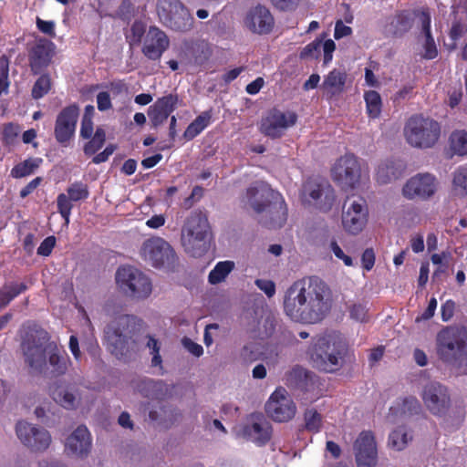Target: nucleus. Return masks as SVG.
<instances>
[{
  "label": "nucleus",
  "mask_w": 467,
  "mask_h": 467,
  "mask_svg": "<svg viewBox=\"0 0 467 467\" xmlns=\"http://www.w3.org/2000/svg\"><path fill=\"white\" fill-rule=\"evenodd\" d=\"M330 289L318 276H306L295 281L285 292L283 307L296 322L316 324L329 311Z\"/></svg>",
  "instance_id": "f257e3e1"
},
{
  "label": "nucleus",
  "mask_w": 467,
  "mask_h": 467,
  "mask_svg": "<svg viewBox=\"0 0 467 467\" xmlns=\"http://www.w3.org/2000/svg\"><path fill=\"white\" fill-rule=\"evenodd\" d=\"M23 328L21 348L28 367L37 373H44L48 362L52 376L64 375L70 364L66 351L50 342L49 334L36 324L27 323Z\"/></svg>",
  "instance_id": "f03ea898"
},
{
  "label": "nucleus",
  "mask_w": 467,
  "mask_h": 467,
  "mask_svg": "<svg viewBox=\"0 0 467 467\" xmlns=\"http://www.w3.org/2000/svg\"><path fill=\"white\" fill-rule=\"evenodd\" d=\"M143 321L132 315H121L105 328V337L110 352L117 358H124L135 352Z\"/></svg>",
  "instance_id": "7ed1b4c3"
},
{
  "label": "nucleus",
  "mask_w": 467,
  "mask_h": 467,
  "mask_svg": "<svg viewBox=\"0 0 467 467\" xmlns=\"http://www.w3.org/2000/svg\"><path fill=\"white\" fill-rule=\"evenodd\" d=\"M436 353L445 364L455 366L459 373L467 374V329L446 327L436 337Z\"/></svg>",
  "instance_id": "20e7f679"
},
{
  "label": "nucleus",
  "mask_w": 467,
  "mask_h": 467,
  "mask_svg": "<svg viewBox=\"0 0 467 467\" xmlns=\"http://www.w3.org/2000/svg\"><path fill=\"white\" fill-rule=\"evenodd\" d=\"M211 226L205 212L193 210L182 227L181 241L184 251L192 257H201L210 248Z\"/></svg>",
  "instance_id": "39448f33"
},
{
  "label": "nucleus",
  "mask_w": 467,
  "mask_h": 467,
  "mask_svg": "<svg viewBox=\"0 0 467 467\" xmlns=\"http://www.w3.org/2000/svg\"><path fill=\"white\" fill-rule=\"evenodd\" d=\"M348 354V346L345 342L334 337H319L310 353L313 367L319 371L335 373L338 371L345 362Z\"/></svg>",
  "instance_id": "423d86ee"
},
{
  "label": "nucleus",
  "mask_w": 467,
  "mask_h": 467,
  "mask_svg": "<svg viewBox=\"0 0 467 467\" xmlns=\"http://www.w3.org/2000/svg\"><path fill=\"white\" fill-rule=\"evenodd\" d=\"M440 123L422 114H414L406 121L403 129L404 137L409 145L417 149L432 148L441 137Z\"/></svg>",
  "instance_id": "0eeeda50"
},
{
  "label": "nucleus",
  "mask_w": 467,
  "mask_h": 467,
  "mask_svg": "<svg viewBox=\"0 0 467 467\" xmlns=\"http://www.w3.org/2000/svg\"><path fill=\"white\" fill-rule=\"evenodd\" d=\"M260 189L257 185H252L246 190V196L252 207L256 213L267 211L270 213V219L265 222V225L268 228H281L287 219V207L281 194L273 190L264 191L262 197H270L271 201L258 202L255 197L259 193Z\"/></svg>",
  "instance_id": "6e6552de"
},
{
  "label": "nucleus",
  "mask_w": 467,
  "mask_h": 467,
  "mask_svg": "<svg viewBox=\"0 0 467 467\" xmlns=\"http://www.w3.org/2000/svg\"><path fill=\"white\" fill-rule=\"evenodd\" d=\"M115 279L119 291L130 298L143 300L148 298L152 292V283L150 277L134 266H119L117 269Z\"/></svg>",
  "instance_id": "1a4fd4ad"
},
{
  "label": "nucleus",
  "mask_w": 467,
  "mask_h": 467,
  "mask_svg": "<svg viewBox=\"0 0 467 467\" xmlns=\"http://www.w3.org/2000/svg\"><path fill=\"white\" fill-rule=\"evenodd\" d=\"M156 12L160 21L176 32H188L193 27L194 18L181 0H158Z\"/></svg>",
  "instance_id": "9d476101"
},
{
  "label": "nucleus",
  "mask_w": 467,
  "mask_h": 467,
  "mask_svg": "<svg viewBox=\"0 0 467 467\" xmlns=\"http://www.w3.org/2000/svg\"><path fill=\"white\" fill-rule=\"evenodd\" d=\"M300 197L304 202L314 203L319 210L329 211L335 201L333 188L325 179L309 177L302 184Z\"/></svg>",
  "instance_id": "9b49d317"
},
{
  "label": "nucleus",
  "mask_w": 467,
  "mask_h": 467,
  "mask_svg": "<svg viewBox=\"0 0 467 467\" xmlns=\"http://www.w3.org/2000/svg\"><path fill=\"white\" fill-rule=\"evenodd\" d=\"M331 177L343 190L355 189L361 177V166L358 157L346 153L338 158L331 168Z\"/></svg>",
  "instance_id": "f8f14e48"
},
{
  "label": "nucleus",
  "mask_w": 467,
  "mask_h": 467,
  "mask_svg": "<svg viewBox=\"0 0 467 467\" xmlns=\"http://www.w3.org/2000/svg\"><path fill=\"white\" fill-rule=\"evenodd\" d=\"M142 258L155 268L171 267L177 257L168 242L161 237L146 240L140 249Z\"/></svg>",
  "instance_id": "ddd939ff"
},
{
  "label": "nucleus",
  "mask_w": 467,
  "mask_h": 467,
  "mask_svg": "<svg viewBox=\"0 0 467 467\" xmlns=\"http://www.w3.org/2000/svg\"><path fill=\"white\" fill-rule=\"evenodd\" d=\"M267 416L276 422H286L294 418L296 406L289 397L286 389L278 387L271 394L265 407Z\"/></svg>",
  "instance_id": "4468645a"
},
{
  "label": "nucleus",
  "mask_w": 467,
  "mask_h": 467,
  "mask_svg": "<svg viewBox=\"0 0 467 467\" xmlns=\"http://www.w3.org/2000/svg\"><path fill=\"white\" fill-rule=\"evenodd\" d=\"M368 211L365 199L347 198L343 206L342 225L348 233L357 234L361 232L368 222Z\"/></svg>",
  "instance_id": "2eb2a0df"
},
{
  "label": "nucleus",
  "mask_w": 467,
  "mask_h": 467,
  "mask_svg": "<svg viewBox=\"0 0 467 467\" xmlns=\"http://www.w3.org/2000/svg\"><path fill=\"white\" fill-rule=\"evenodd\" d=\"M421 399L427 410L434 416L446 415L451 407L448 389L439 382L426 384L421 392Z\"/></svg>",
  "instance_id": "dca6fc26"
},
{
  "label": "nucleus",
  "mask_w": 467,
  "mask_h": 467,
  "mask_svg": "<svg viewBox=\"0 0 467 467\" xmlns=\"http://www.w3.org/2000/svg\"><path fill=\"white\" fill-rule=\"evenodd\" d=\"M296 120L297 115L295 112H283L274 108L262 118L259 129L264 135L277 139L283 135L284 130L294 126Z\"/></svg>",
  "instance_id": "f3484780"
},
{
  "label": "nucleus",
  "mask_w": 467,
  "mask_h": 467,
  "mask_svg": "<svg viewBox=\"0 0 467 467\" xmlns=\"http://www.w3.org/2000/svg\"><path fill=\"white\" fill-rule=\"evenodd\" d=\"M79 117V107L71 104L65 107L57 116L54 136L56 140L63 147H67L75 135L78 119Z\"/></svg>",
  "instance_id": "a211bd4d"
},
{
  "label": "nucleus",
  "mask_w": 467,
  "mask_h": 467,
  "mask_svg": "<svg viewBox=\"0 0 467 467\" xmlns=\"http://www.w3.org/2000/svg\"><path fill=\"white\" fill-rule=\"evenodd\" d=\"M16 432L21 442L34 451L47 450L51 442V436L47 430L26 421H18L16 426Z\"/></svg>",
  "instance_id": "6ab92c4d"
},
{
  "label": "nucleus",
  "mask_w": 467,
  "mask_h": 467,
  "mask_svg": "<svg viewBox=\"0 0 467 467\" xmlns=\"http://www.w3.org/2000/svg\"><path fill=\"white\" fill-rule=\"evenodd\" d=\"M357 467H376L378 449L375 436L370 431H361L353 444Z\"/></svg>",
  "instance_id": "aec40b11"
},
{
  "label": "nucleus",
  "mask_w": 467,
  "mask_h": 467,
  "mask_svg": "<svg viewBox=\"0 0 467 467\" xmlns=\"http://www.w3.org/2000/svg\"><path fill=\"white\" fill-rule=\"evenodd\" d=\"M436 178L430 173H419L403 186V195L408 199L428 200L436 192Z\"/></svg>",
  "instance_id": "412c9836"
},
{
  "label": "nucleus",
  "mask_w": 467,
  "mask_h": 467,
  "mask_svg": "<svg viewBox=\"0 0 467 467\" xmlns=\"http://www.w3.org/2000/svg\"><path fill=\"white\" fill-rule=\"evenodd\" d=\"M89 196L88 187L83 182H75L67 189L66 193H59L57 197V212L67 224L73 209L72 202H78L88 199Z\"/></svg>",
  "instance_id": "4be33fe9"
},
{
  "label": "nucleus",
  "mask_w": 467,
  "mask_h": 467,
  "mask_svg": "<svg viewBox=\"0 0 467 467\" xmlns=\"http://www.w3.org/2000/svg\"><path fill=\"white\" fill-rule=\"evenodd\" d=\"M169 46L170 39L166 33L157 26H150L144 37L141 52L148 59L156 61L161 57Z\"/></svg>",
  "instance_id": "5701e85b"
},
{
  "label": "nucleus",
  "mask_w": 467,
  "mask_h": 467,
  "mask_svg": "<svg viewBox=\"0 0 467 467\" xmlns=\"http://www.w3.org/2000/svg\"><path fill=\"white\" fill-rule=\"evenodd\" d=\"M244 23L253 33L267 35L274 28L275 19L267 7L257 5L248 11Z\"/></svg>",
  "instance_id": "b1692460"
},
{
  "label": "nucleus",
  "mask_w": 467,
  "mask_h": 467,
  "mask_svg": "<svg viewBox=\"0 0 467 467\" xmlns=\"http://www.w3.org/2000/svg\"><path fill=\"white\" fill-rule=\"evenodd\" d=\"M243 435L258 446L265 445L272 437V426L262 414H253L251 422L243 427Z\"/></svg>",
  "instance_id": "393cba45"
},
{
  "label": "nucleus",
  "mask_w": 467,
  "mask_h": 467,
  "mask_svg": "<svg viewBox=\"0 0 467 467\" xmlns=\"http://www.w3.org/2000/svg\"><path fill=\"white\" fill-rule=\"evenodd\" d=\"M178 100V95L169 94L159 98L149 107L148 116L152 128L157 129L168 119L177 108Z\"/></svg>",
  "instance_id": "a878e982"
},
{
  "label": "nucleus",
  "mask_w": 467,
  "mask_h": 467,
  "mask_svg": "<svg viewBox=\"0 0 467 467\" xmlns=\"http://www.w3.org/2000/svg\"><path fill=\"white\" fill-rule=\"evenodd\" d=\"M91 449V436L88 428L78 426L67 439L65 450L67 454L80 458L86 457Z\"/></svg>",
  "instance_id": "bb28decb"
},
{
  "label": "nucleus",
  "mask_w": 467,
  "mask_h": 467,
  "mask_svg": "<svg viewBox=\"0 0 467 467\" xmlns=\"http://www.w3.org/2000/svg\"><path fill=\"white\" fill-rule=\"evenodd\" d=\"M51 46L52 42L40 39L29 50V66L34 75L40 74L49 65L52 57Z\"/></svg>",
  "instance_id": "cd10ccee"
},
{
  "label": "nucleus",
  "mask_w": 467,
  "mask_h": 467,
  "mask_svg": "<svg viewBox=\"0 0 467 467\" xmlns=\"http://www.w3.org/2000/svg\"><path fill=\"white\" fill-rule=\"evenodd\" d=\"M51 397L55 402L67 410L76 409L80 395L76 384L61 382L51 389Z\"/></svg>",
  "instance_id": "c85d7f7f"
},
{
  "label": "nucleus",
  "mask_w": 467,
  "mask_h": 467,
  "mask_svg": "<svg viewBox=\"0 0 467 467\" xmlns=\"http://www.w3.org/2000/svg\"><path fill=\"white\" fill-rule=\"evenodd\" d=\"M420 20L421 24V30L425 36V42L423 44L424 52L421 57L424 59L431 60L437 57L438 49L431 35V17L428 9H423L420 12Z\"/></svg>",
  "instance_id": "c756f323"
},
{
  "label": "nucleus",
  "mask_w": 467,
  "mask_h": 467,
  "mask_svg": "<svg viewBox=\"0 0 467 467\" xmlns=\"http://www.w3.org/2000/svg\"><path fill=\"white\" fill-rule=\"evenodd\" d=\"M405 165L400 161H386L378 167L376 179L379 183L386 184L401 177Z\"/></svg>",
  "instance_id": "7c9ffc66"
},
{
  "label": "nucleus",
  "mask_w": 467,
  "mask_h": 467,
  "mask_svg": "<svg viewBox=\"0 0 467 467\" xmlns=\"http://www.w3.org/2000/svg\"><path fill=\"white\" fill-rule=\"evenodd\" d=\"M347 73L338 69L331 70L324 78L322 88L329 96L333 98L344 91L347 81Z\"/></svg>",
  "instance_id": "2f4dec72"
},
{
  "label": "nucleus",
  "mask_w": 467,
  "mask_h": 467,
  "mask_svg": "<svg viewBox=\"0 0 467 467\" xmlns=\"http://www.w3.org/2000/svg\"><path fill=\"white\" fill-rule=\"evenodd\" d=\"M448 158L454 156L467 157V131L465 130H454L448 138Z\"/></svg>",
  "instance_id": "473e14b6"
},
{
  "label": "nucleus",
  "mask_w": 467,
  "mask_h": 467,
  "mask_svg": "<svg viewBox=\"0 0 467 467\" xmlns=\"http://www.w3.org/2000/svg\"><path fill=\"white\" fill-rule=\"evenodd\" d=\"M212 118V109L202 112L188 125L184 130L183 138L188 141L193 140L211 124Z\"/></svg>",
  "instance_id": "72a5a7b5"
},
{
  "label": "nucleus",
  "mask_w": 467,
  "mask_h": 467,
  "mask_svg": "<svg viewBox=\"0 0 467 467\" xmlns=\"http://www.w3.org/2000/svg\"><path fill=\"white\" fill-rule=\"evenodd\" d=\"M27 290L25 283L11 282L0 288V309L6 307L16 297Z\"/></svg>",
  "instance_id": "f704fd0d"
},
{
  "label": "nucleus",
  "mask_w": 467,
  "mask_h": 467,
  "mask_svg": "<svg viewBox=\"0 0 467 467\" xmlns=\"http://www.w3.org/2000/svg\"><path fill=\"white\" fill-rule=\"evenodd\" d=\"M43 160L41 158H28L24 161L16 164L11 170V176L16 179L29 176L37 170Z\"/></svg>",
  "instance_id": "c9c22d12"
},
{
  "label": "nucleus",
  "mask_w": 467,
  "mask_h": 467,
  "mask_svg": "<svg viewBox=\"0 0 467 467\" xmlns=\"http://www.w3.org/2000/svg\"><path fill=\"white\" fill-rule=\"evenodd\" d=\"M451 191L458 197L467 196V167L459 166L452 173Z\"/></svg>",
  "instance_id": "e433bc0d"
},
{
  "label": "nucleus",
  "mask_w": 467,
  "mask_h": 467,
  "mask_svg": "<svg viewBox=\"0 0 467 467\" xmlns=\"http://www.w3.org/2000/svg\"><path fill=\"white\" fill-rule=\"evenodd\" d=\"M412 440L405 426H400L392 431L389 435L388 444L396 451H402Z\"/></svg>",
  "instance_id": "4c0bfd02"
},
{
  "label": "nucleus",
  "mask_w": 467,
  "mask_h": 467,
  "mask_svg": "<svg viewBox=\"0 0 467 467\" xmlns=\"http://www.w3.org/2000/svg\"><path fill=\"white\" fill-rule=\"evenodd\" d=\"M263 356L261 345L255 342H249L244 345L239 352V359L245 365L262 359Z\"/></svg>",
  "instance_id": "58836bf2"
},
{
  "label": "nucleus",
  "mask_w": 467,
  "mask_h": 467,
  "mask_svg": "<svg viewBox=\"0 0 467 467\" xmlns=\"http://www.w3.org/2000/svg\"><path fill=\"white\" fill-rule=\"evenodd\" d=\"M234 263L233 261L218 262L213 269L209 273L208 281L212 285H217L224 281L227 275L234 270Z\"/></svg>",
  "instance_id": "ea45409f"
},
{
  "label": "nucleus",
  "mask_w": 467,
  "mask_h": 467,
  "mask_svg": "<svg viewBox=\"0 0 467 467\" xmlns=\"http://www.w3.org/2000/svg\"><path fill=\"white\" fill-rule=\"evenodd\" d=\"M309 372L300 366H295L285 375V384L289 388L304 389V383L307 379Z\"/></svg>",
  "instance_id": "a19ab883"
},
{
  "label": "nucleus",
  "mask_w": 467,
  "mask_h": 467,
  "mask_svg": "<svg viewBox=\"0 0 467 467\" xmlns=\"http://www.w3.org/2000/svg\"><path fill=\"white\" fill-rule=\"evenodd\" d=\"M188 49L198 65L205 63L212 54L209 44L203 40L192 41Z\"/></svg>",
  "instance_id": "79ce46f5"
},
{
  "label": "nucleus",
  "mask_w": 467,
  "mask_h": 467,
  "mask_svg": "<svg viewBox=\"0 0 467 467\" xmlns=\"http://www.w3.org/2000/svg\"><path fill=\"white\" fill-rule=\"evenodd\" d=\"M367 113L370 119L379 118L381 113L382 101L378 91L368 90L364 94Z\"/></svg>",
  "instance_id": "37998d69"
},
{
  "label": "nucleus",
  "mask_w": 467,
  "mask_h": 467,
  "mask_svg": "<svg viewBox=\"0 0 467 467\" xmlns=\"http://www.w3.org/2000/svg\"><path fill=\"white\" fill-rule=\"evenodd\" d=\"M89 140L84 145L83 151L85 155L91 156L97 153L105 144L106 131L103 128L98 127Z\"/></svg>",
  "instance_id": "c03bdc74"
},
{
  "label": "nucleus",
  "mask_w": 467,
  "mask_h": 467,
  "mask_svg": "<svg viewBox=\"0 0 467 467\" xmlns=\"http://www.w3.org/2000/svg\"><path fill=\"white\" fill-rule=\"evenodd\" d=\"M305 429L313 433H317L322 428V416L314 409H308L304 413Z\"/></svg>",
  "instance_id": "a18cd8bd"
},
{
  "label": "nucleus",
  "mask_w": 467,
  "mask_h": 467,
  "mask_svg": "<svg viewBox=\"0 0 467 467\" xmlns=\"http://www.w3.org/2000/svg\"><path fill=\"white\" fill-rule=\"evenodd\" d=\"M51 88V79L47 74L41 75L32 88V97L35 99L43 98Z\"/></svg>",
  "instance_id": "49530a36"
},
{
  "label": "nucleus",
  "mask_w": 467,
  "mask_h": 467,
  "mask_svg": "<svg viewBox=\"0 0 467 467\" xmlns=\"http://www.w3.org/2000/svg\"><path fill=\"white\" fill-rule=\"evenodd\" d=\"M413 24V18L410 14L407 11H402L396 16V25H395V35H403L407 33Z\"/></svg>",
  "instance_id": "de8ad7c7"
},
{
  "label": "nucleus",
  "mask_w": 467,
  "mask_h": 467,
  "mask_svg": "<svg viewBox=\"0 0 467 467\" xmlns=\"http://www.w3.org/2000/svg\"><path fill=\"white\" fill-rule=\"evenodd\" d=\"M21 131L18 124L9 122L4 125L2 130V140L5 145H13Z\"/></svg>",
  "instance_id": "09e8293b"
},
{
  "label": "nucleus",
  "mask_w": 467,
  "mask_h": 467,
  "mask_svg": "<svg viewBox=\"0 0 467 467\" xmlns=\"http://www.w3.org/2000/svg\"><path fill=\"white\" fill-rule=\"evenodd\" d=\"M9 59L5 55L0 57V95L9 88Z\"/></svg>",
  "instance_id": "8fccbe9b"
},
{
  "label": "nucleus",
  "mask_w": 467,
  "mask_h": 467,
  "mask_svg": "<svg viewBox=\"0 0 467 467\" xmlns=\"http://www.w3.org/2000/svg\"><path fill=\"white\" fill-rule=\"evenodd\" d=\"M400 410L403 414L416 415L421 411V405L414 396H409L402 400Z\"/></svg>",
  "instance_id": "3c124183"
},
{
  "label": "nucleus",
  "mask_w": 467,
  "mask_h": 467,
  "mask_svg": "<svg viewBox=\"0 0 467 467\" xmlns=\"http://www.w3.org/2000/svg\"><path fill=\"white\" fill-rule=\"evenodd\" d=\"M322 46V39L316 38L311 43L307 44L300 52L301 59L318 58L320 56V48Z\"/></svg>",
  "instance_id": "603ef678"
},
{
  "label": "nucleus",
  "mask_w": 467,
  "mask_h": 467,
  "mask_svg": "<svg viewBox=\"0 0 467 467\" xmlns=\"http://www.w3.org/2000/svg\"><path fill=\"white\" fill-rule=\"evenodd\" d=\"M146 32V26L140 20H136L130 26V43L131 45L140 44Z\"/></svg>",
  "instance_id": "864d4df0"
},
{
  "label": "nucleus",
  "mask_w": 467,
  "mask_h": 467,
  "mask_svg": "<svg viewBox=\"0 0 467 467\" xmlns=\"http://www.w3.org/2000/svg\"><path fill=\"white\" fill-rule=\"evenodd\" d=\"M148 338L149 340L147 342V347L151 350L150 354L152 355L151 366H160L161 368L162 358L160 355L161 345L159 341L153 337L148 336Z\"/></svg>",
  "instance_id": "5fc2aeb1"
},
{
  "label": "nucleus",
  "mask_w": 467,
  "mask_h": 467,
  "mask_svg": "<svg viewBox=\"0 0 467 467\" xmlns=\"http://www.w3.org/2000/svg\"><path fill=\"white\" fill-rule=\"evenodd\" d=\"M350 317L359 321L366 322L368 319V308L362 304H354L349 309Z\"/></svg>",
  "instance_id": "6e6d98bb"
},
{
  "label": "nucleus",
  "mask_w": 467,
  "mask_h": 467,
  "mask_svg": "<svg viewBox=\"0 0 467 467\" xmlns=\"http://www.w3.org/2000/svg\"><path fill=\"white\" fill-rule=\"evenodd\" d=\"M56 237L54 235L45 238L37 248V254L48 256L56 245Z\"/></svg>",
  "instance_id": "4d7b16f0"
},
{
  "label": "nucleus",
  "mask_w": 467,
  "mask_h": 467,
  "mask_svg": "<svg viewBox=\"0 0 467 467\" xmlns=\"http://www.w3.org/2000/svg\"><path fill=\"white\" fill-rule=\"evenodd\" d=\"M467 32V26L460 21L452 23L450 29V38L453 41L460 39Z\"/></svg>",
  "instance_id": "13d9d810"
},
{
  "label": "nucleus",
  "mask_w": 467,
  "mask_h": 467,
  "mask_svg": "<svg viewBox=\"0 0 467 467\" xmlns=\"http://www.w3.org/2000/svg\"><path fill=\"white\" fill-rule=\"evenodd\" d=\"M254 283L269 298L275 296V284L272 280L256 279Z\"/></svg>",
  "instance_id": "bf43d9fd"
},
{
  "label": "nucleus",
  "mask_w": 467,
  "mask_h": 467,
  "mask_svg": "<svg viewBox=\"0 0 467 467\" xmlns=\"http://www.w3.org/2000/svg\"><path fill=\"white\" fill-rule=\"evenodd\" d=\"M203 195V188L202 186H194L192 193L189 197L185 198L183 201V206L185 209H190L193 205V203L199 201Z\"/></svg>",
  "instance_id": "052dcab7"
},
{
  "label": "nucleus",
  "mask_w": 467,
  "mask_h": 467,
  "mask_svg": "<svg viewBox=\"0 0 467 467\" xmlns=\"http://www.w3.org/2000/svg\"><path fill=\"white\" fill-rule=\"evenodd\" d=\"M330 248L332 252L334 253L335 256L337 259H340L344 262L345 265L347 266H352L353 265V260L350 256L347 255L343 250L340 248V246L337 244L336 241H332L330 243Z\"/></svg>",
  "instance_id": "680f3d73"
},
{
  "label": "nucleus",
  "mask_w": 467,
  "mask_h": 467,
  "mask_svg": "<svg viewBox=\"0 0 467 467\" xmlns=\"http://www.w3.org/2000/svg\"><path fill=\"white\" fill-rule=\"evenodd\" d=\"M117 146L115 144H109L103 151L96 154L93 159L92 162L95 164H99L102 162H105L109 160V156L113 154V152L116 150Z\"/></svg>",
  "instance_id": "e2e57ef3"
},
{
  "label": "nucleus",
  "mask_w": 467,
  "mask_h": 467,
  "mask_svg": "<svg viewBox=\"0 0 467 467\" xmlns=\"http://www.w3.org/2000/svg\"><path fill=\"white\" fill-rule=\"evenodd\" d=\"M97 105L99 111H106L112 108L109 92L101 91L97 95Z\"/></svg>",
  "instance_id": "0e129e2a"
},
{
  "label": "nucleus",
  "mask_w": 467,
  "mask_h": 467,
  "mask_svg": "<svg viewBox=\"0 0 467 467\" xmlns=\"http://www.w3.org/2000/svg\"><path fill=\"white\" fill-rule=\"evenodd\" d=\"M183 347L193 356L200 357L203 353V348L201 345L193 342L189 337H183L182 340Z\"/></svg>",
  "instance_id": "69168bd1"
},
{
  "label": "nucleus",
  "mask_w": 467,
  "mask_h": 467,
  "mask_svg": "<svg viewBox=\"0 0 467 467\" xmlns=\"http://www.w3.org/2000/svg\"><path fill=\"white\" fill-rule=\"evenodd\" d=\"M362 266L365 270L369 271L375 264V254L372 248H367L361 255Z\"/></svg>",
  "instance_id": "338daca9"
},
{
  "label": "nucleus",
  "mask_w": 467,
  "mask_h": 467,
  "mask_svg": "<svg viewBox=\"0 0 467 467\" xmlns=\"http://www.w3.org/2000/svg\"><path fill=\"white\" fill-rule=\"evenodd\" d=\"M455 310V303L453 300L449 299L445 303L441 305V319L444 322L449 321L454 315Z\"/></svg>",
  "instance_id": "774afa93"
}]
</instances>
